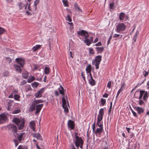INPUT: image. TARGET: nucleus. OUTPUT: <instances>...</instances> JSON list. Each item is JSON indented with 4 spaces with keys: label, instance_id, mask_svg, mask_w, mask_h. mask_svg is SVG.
I'll return each mask as SVG.
<instances>
[{
    "label": "nucleus",
    "instance_id": "25",
    "mask_svg": "<svg viewBox=\"0 0 149 149\" xmlns=\"http://www.w3.org/2000/svg\"><path fill=\"white\" fill-rule=\"evenodd\" d=\"M145 92V91L141 90L140 91V96L139 97V99H141L143 95H144Z\"/></svg>",
    "mask_w": 149,
    "mask_h": 149
},
{
    "label": "nucleus",
    "instance_id": "15",
    "mask_svg": "<svg viewBox=\"0 0 149 149\" xmlns=\"http://www.w3.org/2000/svg\"><path fill=\"white\" fill-rule=\"evenodd\" d=\"M14 67L15 68V69L17 72H18L19 73L21 72L22 69L21 68L22 67H21V66H19L17 64H14Z\"/></svg>",
    "mask_w": 149,
    "mask_h": 149
},
{
    "label": "nucleus",
    "instance_id": "9",
    "mask_svg": "<svg viewBox=\"0 0 149 149\" xmlns=\"http://www.w3.org/2000/svg\"><path fill=\"white\" fill-rule=\"evenodd\" d=\"M7 117L5 114L3 113L0 115V124L4 123L7 120Z\"/></svg>",
    "mask_w": 149,
    "mask_h": 149
},
{
    "label": "nucleus",
    "instance_id": "22",
    "mask_svg": "<svg viewBox=\"0 0 149 149\" xmlns=\"http://www.w3.org/2000/svg\"><path fill=\"white\" fill-rule=\"evenodd\" d=\"M125 15L124 13L123 12H121L120 13L119 15V19L120 20H123L125 18Z\"/></svg>",
    "mask_w": 149,
    "mask_h": 149
},
{
    "label": "nucleus",
    "instance_id": "58",
    "mask_svg": "<svg viewBox=\"0 0 149 149\" xmlns=\"http://www.w3.org/2000/svg\"><path fill=\"white\" fill-rule=\"evenodd\" d=\"M102 44L101 42H99L97 43L95 45H94V46H100L102 45Z\"/></svg>",
    "mask_w": 149,
    "mask_h": 149
},
{
    "label": "nucleus",
    "instance_id": "60",
    "mask_svg": "<svg viewBox=\"0 0 149 149\" xmlns=\"http://www.w3.org/2000/svg\"><path fill=\"white\" fill-rule=\"evenodd\" d=\"M121 91H122L121 90H120V89H119L118 90V92L117 95L116 96V98L120 94V92H121Z\"/></svg>",
    "mask_w": 149,
    "mask_h": 149
},
{
    "label": "nucleus",
    "instance_id": "18",
    "mask_svg": "<svg viewBox=\"0 0 149 149\" xmlns=\"http://www.w3.org/2000/svg\"><path fill=\"white\" fill-rule=\"evenodd\" d=\"M33 136L34 137L36 138L37 139L42 140V137L39 133H35L33 134Z\"/></svg>",
    "mask_w": 149,
    "mask_h": 149
},
{
    "label": "nucleus",
    "instance_id": "20",
    "mask_svg": "<svg viewBox=\"0 0 149 149\" xmlns=\"http://www.w3.org/2000/svg\"><path fill=\"white\" fill-rule=\"evenodd\" d=\"M103 130V127H101V128H97V129L96 131L95 132L96 134H101Z\"/></svg>",
    "mask_w": 149,
    "mask_h": 149
},
{
    "label": "nucleus",
    "instance_id": "38",
    "mask_svg": "<svg viewBox=\"0 0 149 149\" xmlns=\"http://www.w3.org/2000/svg\"><path fill=\"white\" fill-rule=\"evenodd\" d=\"M35 96L36 97L39 98L41 97L42 95H41V94L39 93V92L38 91V92L36 93Z\"/></svg>",
    "mask_w": 149,
    "mask_h": 149
},
{
    "label": "nucleus",
    "instance_id": "8",
    "mask_svg": "<svg viewBox=\"0 0 149 149\" xmlns=\"http://www.w3.org/2000/svg\"><path fill=\"white\" fill-rule=\"evenodd\" d=\"M104 114V109H101L99 111V114L97 116V120L101 121L103 119V116Z\"/></svg>",
    "mask_w": 149,
    "mask_h": 149
},
{
    "label": "nucleus",
    "instance_id": "11",
    "mask_svg": "<svg viewBox=\"0 0 149 149\" xmlns=\"http://www.w3.org/2000/svg\"><path fill=\"white\" fill-rule=\"evenodd\" d=\"M88 77L89 79V83L90 84L94 86L95 84V81L93 78L91 74H90V75L88 76Z\"/></svg>",
    "mask_w": 149,
    "mask_h": 149
},
{
    "label": "nucleus",
    "instance_id": "44",
    "mask_svg": "<svg viewBox=\"0 0 149 149\" xmlns=\"http://www.w3.org/2000/svg\"><path fill=\"white\" fill-rule=\"evenodd\" d=\"M63 1L65 6H68V2L67 0H63Z\"/></svg>",
    "mask_w": 149,
    "mask_h": 149
},
{
    "label": "nucleus",
    "instance_id": "35",
    "mask_svg": "<svg viewBox=\"0 0 149 149\" xmlns=\"http://www.w3.org/2000/svg\"><path fill=\"white\" fill-rule=\"evenodd\" d=\"M89 53L91 54H95L94 51L92 48H89L88 49Z\"/></svg>",
    "mask_w": 149,
    "mask_h": 149
},
{
    "label": "nucleus",
    "instance_id": "1",
    "mask_svg": "<svg viewBox=\"0 0 149 149\" xmlns=\"http://www.w3.org/2000/svg\"><path fill=\"white\" fill-rule=\"evenodd\" d=\"M77 33L79 35L83 36L85 37L86 38L85 40H84V41L87 46H89L93 42L92 37H91L89 38H87L89 37V35L87 32L85 31L82 30L79 31L77 32Z\"/></svg>",
    "mask_w": 149,
    "mask_h": 149
},
{
    "label": "nucleus",
    "instance_id": "3",
    "mask_svg": "<svg viewBox=\"0 0 149 149\" xmlns=\"http://www.w3.org/2000/svg\"><path fill=\"white\" fill-rule=\"evenodd\" d=\"M77 135V133H75V140L74 141V143L77 148H78L79 147H80L81 148H82L84 143L83 141L81 138L78 136Z\"/></svg>",
    "mask_w": 149,
    "mask_h": 149
},
{
    "label": "nucleus",
    "instance_id": "34",
    "mask_svg": "<svg viewBox=\"0 0 149 149\" xmlns=\"http://www.w3.org/2000/svg\"><path fill=\"white\" fill-rule=\"evenodd\" d=\"M45 73L46 74H48L49 73V68L47 67L45 68Z\"/></svg>",
    "mask_w": 149,
    "mask_h": 149
},
{
    "label": "nucleus",
    "instance_id": "26",
    "mask_svg": "<svg viewBox=\"0 0 149 149\" xmlns=\"http://www.w3.org/2000/svg\"><path fill=\"white\" fill-rule=\"evenodd\" d=\"M145 92V91L141 90L140 91V96L139 97V99H141L143 95H144Z\"/></svg>",
    "mask_w": 149,
    "mask_h": 149
},
{
    "label": "nucleus",
    "instance_id": "21",
    "mask_svg": "<svg viewBox=\"0 0 149 149\" xmlns=\"http://www.w3.org/2000/svg\"><path fill=\"white\" fill-rule=\"evenodd\" d=\"M149 95V93H148L147 91H145V92L143 96V100L144 101H146L147 98Z\"/></svg>",
    "mask_w": 149,
    "mask_h": 149
},
{
    "label": "nucleus",
    "instance_id": "48",
    "mask_svg": "<svg viewBox=\"0 0 149 149\" xmlns=\"http://www.w3.org/2000/svg\"><path fill=\"white\" fill-rule=\"evenodd\" d=\"M101 104L102 105H104L105 102H106V100L104 99H102L101 100Z\"/></svg>",
    "mask_w": 149,
    "mask_h": 149
},
{
    "label": "nucleus",
    "instance_id": "64",
    "mask_svg": "<svg viewBox=\"0 0 149 149\" xmlns=\"http://www.w3.org/2000/svg\"><path fill=\"white\" fill-rule=\"evenodd\" d=\"M55 95L56 96H58L59 95L57 91H55L54 92Z\"/></svg>",
    "mask_w": 149,
    "mask_h": 149
},
{
    "label": "nucleus",
    "instance_id": "59",
    "mask_svg": "<svg viewBox=\"0 0 149 149\" xmlns=\"http://www.w3.org/2000/svg\"><path fill=\"white\" fill-rule=\"evenodd\" d=\"M6 59L7 60V62H8L9 63H11L12 62V60L9 58H6Z\"/></svg>",
    "mask_w": 149,
    "mask_h": 149
},
{
    "label": "nucleus",
    "instance_id": "7",
    "mask_svg": "<svg viewBox=\"0 0 149 149\" xmlns=\"http://www.w3.org/2000/svg\"><path fill=\"white\" fill-rule=\"evenodd\" d=\"M62 102L63 103L62 107L64 109V111L66 113H68V109L66 104V100L64 97V96H63V97L62 99Z\"/></svg>",
    "mask_w": 149,
    "mask_h": 149
},
{
    "label": "nucleus",
    "instance_id": "28",
    "mask_svg": "<svg viewBox=\"0 0 149 149\" xmlns=\"http://www.w3.org/2000/svg\"><path fill=\"white\" fill-rule=\"evenodd\" d=\"M29 75V73L27 72H25L23 73L22 74V77L23 78L25 79H26Z\"/></svg>",
    "mask_w": 149,
    "mask_h": 149
},
{
    "label": "nucleus",
    "instance_id": "2",
    "mask_svg": "<svg viewBox=\"0 0 149 149\" xmlns=\"http://www.w3.org/2000/svg\"><path fill=\"white\" fill-rule=\"evenodd\" d=\"M12 120L18 126L19 130L22 129L24 127L25 120L24 119L14 118Z\"/></svg>",
    "mask_w": 149,
    "mask_h": 149
},
{
    "label": "nucleus",
    "instance_id": "16",
    "mask_svg": "<svg viewBox=\"0 0 149 149\" xmlns=\"http://www.w3.org/2000/svg\"><path fill=\"white\" fill-rule=\"evenodd\" d=\"M97 52V54H101L104 50V48L103 47H97L95 48Z\"/></svg>",
    "mask_w": 149,
    "mask_h": 149
},
{
    "label": "nucleus",
    "instance_id": "51",
    "mask_svg": "<svg viewBox=\"0 0 149 149\" xmlns=\"http://www.w3.org/2000/svg\"><path fill=\"white\" fill-rule=\"evenodd\" d=\"M14 99L17 100H18L19 98V96L17 94L15 95H14Z\"/></svg>",
    "mask_w": 149,
    "mask_h": 149
},
{
    "label": "nucleus",
    "instance_id": "46",
    "mask_svg": "<svg viewBox=\"0 0 149 149\" xmlns=\"http://www.w3.org/2000/svg\"><path fill=\"white\" fill-rule=\"evenodd\" d=\"M144 104V102L141 99H139V104L140 105H141Z\"/></svg>",
    "mask_w": 149,
    "mask_h": 149
},
{
    "label": "nucleus",
    "instance_id": "42",
    "mask_svg": "<svg viewBox=\"0 0 149 149\" xmlns=\"http://www.w3.org/2000/svg\"><path fill=\"white\" fill-rule=\"evenodd\" d=\"M3 75L4 76L7 77L9 76V72L7 71H5L3 73Z\"/></svg>",
    "mask_w": 149,
    "mask_h": 149
},
{
    "label": "nucleus",
    "instance_id": "5",
    "mask_svg": "<svg viewBox=\"0 0 149 149\" xmlns=\"http://www.w3.org/2000/svg\"><path fill=\"white\" fill-rule=\"evenodd\" d=\"M116 31L119 33L124 31L126 28V26L123 23H120L116 26Z\"/></svg>",
    "mask_w": 149,
    "mask_h": 149
},
{
    "label": "nucleus",
    "instance_id": "41",
    "mask_svg": "<svg viewBox=\"0 0 149 149\" xmlns=\"http://www.w3.org/2000/svg\"><path fill=\"white\" fill-rule=\"evenodd\" d=\"M66 20L69 21V22H71L72 21L70 17V16L69 15H68L66 17Z\"/></svg>",
    "mask_w": 149,
    "mask_h": 149
},
{
    "label": "nucleus",
    "instance_id": "24",
    "mask_svg": "<svg viewBox=\"0 0 149 149\" xmlns=\"http://www.w3.org/2000/svg\"><path fill=\"white\" fill-rule=\"evenodd\" d=\"M35 78L33 76L30 77L27 79V81L29 83H31L35 80Z\"/></svg>",
    "mask_w": 149,
    "mask_h": 149
},
{
    "label": "nucleus",
    "instance_id": "55",
    "mask_svg": "<svg viewBox=\"0 0 149 149\" xmlns=\"http://www.w3.org/2000/svg\"><path fill=\"white\" fill-rule=\"evenodd\" d=\"M143 73L144 76L146 77L148 74L149 72L148 71H144Z\"/></svg>",
    "mask_w": 149,
    "mask_h": 149
},
{
    "label": "nucleus",
    "instance_id": "61",
    "mask_svg": "<svg viewBox=\"0 0 149 149\" xmlns=\"http://www.w3.org/2000/svg\"><path fill=\"white\" fill-rule=\"evenodd\" d=\"M124 86H125L124 84V83L121 86L120 88V89L122 91H123V87H124Z\"/></svg>",
    "mask_w": 149,
    "mask_h": 149
},
{
    "label": "nucleus",
    "instance_id": "39",
    "mask_svg": "<svg viewBox=\"0 0 149 149\" xmlns=\"http://www.w3.org/2000/svg\"><path fill=\"white\" fill-rule=\"evenodd\" d=\"M17 149H27L26 147L23 146L19 145Z\"/></svg>",
    "mask_w": 149,
    "mask_h": 149
},
{
    "label": "nucleus",
    "instance_id": "62",
    "mask_svg": "<svg viewBox=\"0 0 149 149\" xmlns=\"http://www.w3.org/2000/svg\"><path fill=\"white\" fill-rule=\"evenodd\" d=\"M134 134L133 133H132L130 135V139L132 138L134 136Z\"/></svg>",
    "mask_w": 149,
    "mask_h": 149
},
{
    "label": "nucleus",
    "instance_id": "14",
    "mask_svg": "<svg viewBox=\"0 0 149 149\" xmlns=\"http://www.w3.org/2000/svg\"><path fill=\"white\" fill-rule=\"evenodd\" d=\"M43 106V104H39L36 106V113H38Z\"/></svg>",
    "mask_w": 149,
    "mask_h": 149
},
{
    "label": "nucleus",
    "instance_id": "54",
    "mask_svg": "<svg viewBox=\"0 0 149 149\" xmlns=\"http://www.w3.org/2000/svg\"><path fill=\"white\" fill-rule=\"evenodd\" d=\"M13 142L15 143V146H17L18 144V142L17 140L16 139L14 140Z\"/></svg>",
    "mask_w": 149,
    "mask_h": 149
},
{
    "label": "nucleus",
    "instance_id": "13",
    "mask_svg": "<svg viewBox=\"0 0 149 149\" xmlns=\"http://www.w3.org/2000/svg\"><path fill=\"white\" fill-rule=\"evenodd\" d=\"M134 109L139 114H141V113H143L144 111V109L143 108L139 107H135Z\"/></svg>",
    "mask_w": 149,
    "mask_h": 149
},
{
    "label": "nucleus",
    "instance_id": "53",
    "mask_svg": "<svg viewBox=\"0 0 149 149\" xmlns=\"http://www.w3.org/2000/svg\"><path fill=\"white\" fill-rule=\"evenodd\" d=\"M131 109V111H132L134 116L135 117H136L137 116V115L136 113L135 112H134V110L133 109Z\"/></svg>",
    "mask_w": 149,
    "mask_h": 149
},
{
    "label": "nucleus",
    "instance_id": "56",
    "mask_svg": "<svg viewBox=\"0 0 149 149\" xmlns=\"http://www.w3.org/2000/svg\"><path fill=\"white\" fill-rule=\"evenodd\" d=\"M111 81H109L107 84V86L109 88L111 87Z\"/></svg>",
    "mask_w": 149,
    "mask_h": 149
},
{
    "label": "nucleus",
    "instance_id": "19",
    "mask_svg": "<svg viewBox=\"0 0 149 149\" xmlns=\"http://www.w3.org/2000/svg\"><path fill=\"white\" fill-rule=\"evenodd\" d=\"M74 6L75 9L79 13L80 12H82L81 10L80 9L77 3H75L74 5Z\"/></svg>",
    "mask_w": 149,
    "mask_h": 149
},
{
    "label": "nucleus",
    "instance_id": "45",
    "mask_svg": "<svg viewBox=\"0 0 149 149\" xmlns=\"http://www.w3.org/2000/svg\"><path fill=\"white\" fill-rule=\"evenodd\" d=\"M45 90V88H41L40 90H39L38 91L39 92V93L41 94V95H42V94L43 93Z\"/></svg>",
    "mask_w": 149,
    "mask_h": 149
},
{
    "label": "nucleus",
    "instance_id": "50",
    "mask_svg": "<svg viewBox=\"0 0 149 149\" xmlns=\"http://www.w3.org/2000/svg\"><path fill=\"white\" fill-rule=\"evenodd\" d=\"M120 36V38H121V37L122 36V35H120V34H115L113 35V38H114L118 37H119Z\"/></svg>",
    "mask_w": 149,
    "mask_h": 149
},
{
    "label": "nucleus",
    "instance_id": "43",
    "mask_svg": "<svg viewBox=\"0 0 149 149\" xmlns=\"http://www.w3.org/2000/svg\"><path fill=\"white\" fill-rule=\"evenodd\" d=\"M34 102L36 103V104H38L40 103H42L43 102V101L42 100H35Z\"/></svg>",
    "mask_w": 149,
    "mask_h": 149
},
{
    "label": "nucleus",
    "instance_id": "33",
    "mask_svg": "<svg viewBox=\"0 0 149 149\" xmlns=\"http://www.w3.org/2000/svg\"><path fill=\"white\" fill-rule=\"evenodd\" d=\"M139 34V32L138 31H137L135 33V34L133 38V39L134 40L135 42L136 41V40L137 37L138 36V35Z\"/></svg>",
    "mask_w": 149,
    "mask_h": 149
},
{
    "label": "nucleus",
    "instance_id": "37",
    "mask_svg": "<svg viewBox=\"0 0 149 149\" xmlns=\"http://www.w3.org/2000/svg\"><path fill=\"white\" fill-rule=\"evenodd\" d=\"M21 110L19 109H17L14 110L13 112V114H17L20 113Z\"/></svg>",
    "mask_w": 149,
    "mask_h": 149
},
{
    "label": "nucleus",
    "instance_id": "57",
    "mask_svg": "<svg viewBox=\"0 0 149 149\" xmlns=\"http://www.w3.org/2000/svg\"><path fill=\"white\" fill-rule=\"evenodd\" d=\"M110 8V9H113V8L114 3H111L109 4Z\"/></svg>",
    "mask_w": 149,
    "mask_h": 149
},
{
    "label": "nucleus",
    "instance_id": "30",
    "mask_svg": "<svg viewBox=\"0 0 149 149\" xmlns=\"http://www.w3.org/2000/svg\"><path fill=\"white\" fill-rule=\"evenodd\" d=\"M41 47V45H36V46H34L32 48V49L33 51H36L39 48Z\"/></svg>",
    "mask_w": 149,
    "mask_h": 149
},
{
    "label": "nucleus",
    "instance_id": "17",
    "mask_svg": "<svg viewBox=\"0 0 149 149\" xmlns=\"http://www.w3.org/2000/svg\"><path fill=\"white\" fill-rule=\"evenodd\" d=\"M24 134V133H21L17 135V139L18 141L20 142L21 141L23 136Z\"/></svg>",
    "mask_w": 149,
    "mask_h": 149
},
{
    "label": "nucleus",
    "instance_id": "31",
    "mask_svg": "<svg viewBox=\"0 0 149 149\" xmlns=\"http://www.w3.org/2000/svg\"><path fill=\"white\" fill-rule=\"evenodd\" d=\"M39 85V83L37 82H34L31 84V86L33 87L37 88Z\"/></svg>",
    "mask_w": 149,
    "mask_h": 149
},
{
    "label": "nucleus",
    "instance_id": "32",
    "mask_svg": "<svg viewBox=\"0 0 149 149\" xmlns=\"http://www.w3.org/2000/svg\"><path fill=\"white\" fill-rule=\"evenodd\" d=\"M36 106L35 105H32L29 108V111H33L35 109Z\"/></svg>",
    "mask_w": 149,
    "mask_h": 149
},
{
    "label": "nucleus",
    "instance_id": "12",
    "mask_svg": "<svg viewBox=\"0 0 149 149\" xmlns=\"http://www.w3.org/2000/svg\"><path fill=\"white\" fill-rule=\"evenodd\" d=\"M68 126L71 130H73L74 127V123L73 121L69 120L68 122Z\"/></svg>",
    "mask_w": 149,
    "mask_h": 149
},
{
    "label": "nucleus",
    "instance_id": "4",
    "mask_svg": "<svg viewBox=\"0 0 149 149\" xmlns=\"http://www.w3.org/2000/svg\"><path fill=\"white\" fill-rule=\"evenodd\" d=\"M102 56L101 55L97 56L95 59L92 61V64L95 65L96 69H97L99 68V65L101 61Z\"/></svg>",
    "mask_w": 149,
    "mask_h": 149
},
{
    "label": "nucleus",
    "instance_id": "40",
    "mask_svg": "<svg viewBox=\"0 0 149 149\" xmlns=\"http://www.w3.org/2000/svg\"><path fill=\"white\" fill-rule=\"evenodd\" d=\"M5 31L4 29L0 27V35L2 34Z\"/></svg>",
    "mask_w": 149,
    "mask_h": 149
},
{
    "label": "nucleus",
    "instance_id": "49",
    "mask_svg": "<svg viewBox=\"0 0 149 149\" xmlns=\"http://www.w3.org/2000/svg\"><path fill=\"white\" fill-rule=\"evenodd\" d=\"M27 83L26 81L25 80H23L21 82L20 86H22L26 84Z\"/></svg>",
    "mask_w": 149,
    "mask_h": 149
},
{
    "label": "nucleus",
    "instance_id": "10",
    "mask_svg": "<svg viewBox=\"0 0 149 149\" xmlns=\"http://www.w3.org/2000/svg\"><path fill=\"white\" fill-rule=\"evenodd\" d=\"M15 61L20 65L22 68L23 67L24 65L25 64V61L24 59L21 58H17L15 59Z\"/></svg>",
    "mask_w": 149,
    "mask_h": 149
},
{
    "label": "nucleus",
    "instance_id": "27",
    "mask_svg": "<svg viewBox=\"0 0 149 149\" xmlns=\"http://www.w3.org/2000/svg\"><path fill=\"white\" fill-rule=\"evenodd\" d=\"M145 92V91L141 90L140 91V96L139 97V99H141L143 95H144Z\"/></svg>",
    "mask_w": 149,
    "mask_h": 149
},
{
    "label": "nucleus",
    "instance_id": "36",
    "mask_svg": "<svg viewBox=\"0 0 149 149\" xmlns=\"http://www.w3.org/2000/svg\"><path fill=\"white\" fill-rule=\"evenodd\" d=\"M30 126L31 128H33V127H35V122L34 121H31L29 123Z\"/></svg>",
    "mask_w": 149,
    "mask_h": 149
},
{
    "label": "nucleus",
    "instance_id": "23",
    "mask_svg": "<svg viewBox=\"0 0 149 149\" xmlns=\"http://www.w3.org/2000/svg\"><path fill=\"white\" fill-rule=\"evenodd\" d=\"M60 88H58L59 92L60 94L61 95H64V93L63 92L64 89L61 86H60Z\"/></svg>",
    "mask_w": 149,
    "mask_h": 149
},
{
    "label": "nucleus",
    "instance_id": "52",
    "mask_svg": "<svg viewBox=\"0 0 149 149\" xmlns=\"http://www.w3.org/2000/svg\"><path fill=\"white\" fill-rule=\"evenodd\" d=\"M18 6L19 9H22L23 7V3H19Z\"/></svg>",
    "mask_w": 149,
    "mask_h": 149
},
{
    "label": "nucleus",
    "instance_id": "6",
    "mask_svg": "<svg viewBox=\"0 0 149 149\" xmlns=\"http://www.w3.org/2000/svg\"><path fill=\"white\" fill-rule=\"evenodd\" d=\"M7 127L9 130L12 131L13 133H16L17 132V128L16 126L14 124H10L7 126Z\"/></svg>",
    "mask_w": 149,
    "mask_h": 149
},
{
    "label": "nucleus",
    "instance_id": "29",
    "mask_svg": "<svg viewBox=\"0 0 149 149\" xmlns=\"http://www.w3.org/2000/svg\"><path fill=\"white\" fill-rule=\"evenodd\" d=\"M39 3V0H36L34 1V10H36L37 9V5Z\"/></svg>",
    "mask_w": 149,
    "mask_h": 149
},
{
    "label": "nucleus",
    "instance_id": "47",
    "mask_svg": "<svg viewBox=\"0 0 149 149\" xmlns=\"http://www.w3.org/2000/svg\"><path fill=\"white\" fill-rule=\"evenodd\" d=\"M86 71L87 73H89V75H90V74L91 73V68H86Z\"/></svg>",
    "mask_w": 149,
    "mask_h": 149
},
{
    "label": "nucleus",
    "instance_id": "63",
    "mask_svg": "<svg viewBox=\"0 0 149 149\" xmlns=\"http://www.w3.org/2000/svg\"><path fill=\"white\" fill-rule=\"evenodd\" d=\"M101 122V121H100L97 120V125H100V124H102V122Z\"/></svg>",
    "mask_w": 149,
    "mask_h": 149
}]
</instances>
